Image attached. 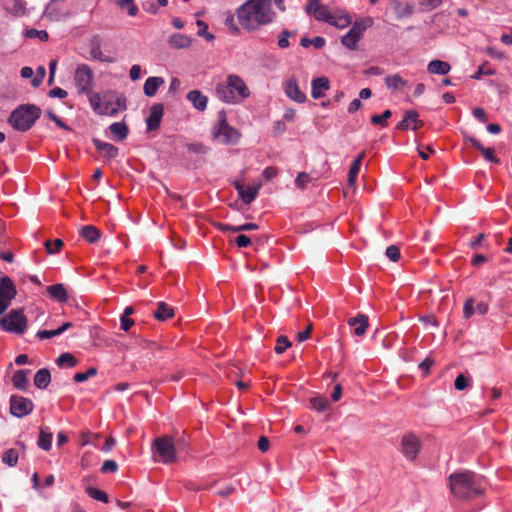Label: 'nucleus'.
<instances>
[{"label":"nucleus","mask_w":512,"mask_h":512,"mask_svg":"<svg viewBox=\"0 0 512 512\" xmlns=\"http://www.w3.org/2000/svg\"><path fill=\"white\" fill-rule=\"evenodd\" d=\"M321 5L322 4L320 3V0H309L306 5V12L314 16V14L318 11Z\"/></svg>","instance_id":"obj_56"},{"label":"nucleus","mask_w":512,"mask_h":512,"mask_svg":"<svg viewBox=\"0 0 512 512\" xmlns=\"http://www.w3.org/2000/svg\"><path fill=\"white\" fill-rule=\"evenodd\" d=\"M309 182H311V177L305 172H300L295 179V185L299 189H304Z\"/></svg>","instance_id":"obj_50"},{"label":"nucleus","mask_w":512,"mask_h":512,"mask_svg":"<svg viewBox=\"0 0 512 512\" xmlns=\"http://www.w3.org/2000/svg\"><path fill=\"white\" fill-rule=\"evenodd\" d=\"M421 443L414 434H406L401 440V452L408 460H415L420 450Z\"/></svg>","instance_id":"obj_13"},{"label":"nucleus","mask_w":512,"mask_h":512,"mask_svg":"<svg viewBox=\"0 0 512 512\" xmlns=\"http://www.w3.org/2000/svg\"><path fill=\"white\" fill-rule=\"evenodd\" d=\"M51 381L50 371L46 368L38 370L34 377V385L39 389H45Z\"/></svg>","instance_id":"obj_30"},{"label":"nucleus","mask_w":512,"mask_h":512,"mask_svg":"<svg viewBox=\"0 0 512 512\" xmlns=\"http://www.w3.org/2000/svg\"><path fill=\"white\" fill-rule=\"evenodd\" d=\"M292 35V33L288 30H283L279 35H278V42H277V45L279 48L281 49H285V48H288L290 43H289V40L288 38Z\"/></svg>","instance_id":"obj_51"},{"label":"nucleus","mask_w":512,"mask_h":512,"mask_svg":"<svg viewBox=\"0 0 512 512\" xmlns=\"http://www.w3.org/2000/svg\"><path fill=\"white\" fill-rule=\"evenodd\" d=\"M277 169L275 167H267L264 169L262 176L265 180L269 181L277 176Z\"/></svg>","instance_id":"obj_64"},{"label":"nucleus","mask_w":512,"mask_h":512,"mask_svg":"<svg viewBox=\"0 0 512 512\" xmlns=\"http://www.w3.org/2000/svg\"><path fill=\"white\" fill-rule=\"evenodd\" d=\"M52 438L53 435L51 432H48L46 429L41 428L37 440L38 447L45 451H49L52 447Z\"/></svg>","instance_id":"obj_34"},{"label":"nucleus","mask_w":512,"mask_h":512,"mask_svg":"<svg viewBox=\"0 0 512 512\" xmlns=\"http://www.w3.org/2000/svg\"><path fill=\"white\" fill-rule=\"evenodd\" d=\"M348 325L354 328L356 336H363L368 328V317L364 314H359L356 317L349 318Z\"/></svg>","instance_id":"obj_19"},{"label":"nucleus","mask_w":512,"mask_h":512,"mask_svg":"<svg viewBox=\"0 0 512 512\" xmlns=\"http://www.w3.org/2000/svg\"><path fill=\"white\" fill-rule=\"evenodd\" d=\"M352 23V19L349 14L342 13L340 15H332V19L328 24L333 25L337 28H345Z\"/></svg>","instance_id":"obj_36"},{"label":"nucleus","mask_w":512,"mask_h":512,"mask_svg":"<svg viewBox=\"0 0 512 512\" xmlns=\"http://www.w3.org/2000/svg\"><path fill=\"white\" fill-rule=\"evenodd\" d=\"M86 491L91 498L104 503L108 502V495L104 491L93 487H88Z\"/></svg>","instance_id":"obj_45"},{"label":"nucleus","mask_w":512,"mask_h":512,"mask_svg":"<svg viewBox=\"0 0 512 512\" xmlns=\"http://www.w3.org/2000/svg\"><path fill=\"white\" fill-rule=\"evenodd\" d=\"M285 94L288 98L298 103L306 101V95L300 90L297 79L291 77L284 84Z\"/></svg>","instance_id":"obj_14"},{"label":"nucleus","mask_w":512,"mask_h":512,"mask_svg":"<svg viewBox=\"0 0 512 512\" xmlns=\"http://www.w3.org/2000/svg\"><path fill=\"white\" fill-rule=\"evenodd\" d=\"M443 0H420L419 4L426 10L435 9L441 5Z\"/></svg>","instance_id":"obj_57"},{"label":"nucleus","mask_w":512,"mask_h":512,"mask_svg":"<svg viewBox=\"0 0 512 512\" xmlns=\"http://www.w3.org/2000/svg\"><path fill=\"white\" fill-rule=\"evenodd\" d=\"M110 132L115 136L116 140L122 141L128 135V127L123 122H116L109 126Z\"/></svg>","instance_id":"obj_33"},{"label":"nucleus","mask_w":512,"mask_h":512,"mask_svg":"<svg viewBox=\"0 0 512 512\" xmlns=\"http://www.w3.org/2000/svg\"><path fill=\"white\" fill-rule=\"evenodd\" d=\"M240 26L247 32H257L273 23L276 14L271 0H247L236 11Z\"/></svg>","instance_id":"obj_1"},{"label":"nucleus","mask_w":512,"mask_h":512,"mask_svg":"<svg viewBox=\"0 0 512 512\" xmlns=\"http://www.w3.org/2000/svg\"><path fill=\"white\" fill-rule=\"evenodd\" d=\"M164 84V79L162 77H149L146 79L143 87L144 94L148 97H153L159 87Z\"/></svg>","instance_id":"obj_24"},{"label":"nucleus","mask_w":512,"mask_h":512,"mask_svg":"<svg viewBox=\"0 0 512 512\" xmlns=\"http://www.w3.org/2000/svg\"><path fill=\"white\" fill-rule=\"evenodd\" d=\"M215 92L221 101L231 104L241 103L250 96L244 80L235 74L228 75L225 82L218 83Z\"/></svg>","instance_id":"obj_3"},{"label":"nucleus","mask_w":512,"mask_h":512,"mask_svg":"<svg viewBox=\"0 0 512 512\" xmlns=\"http://www.w3.org/2000/svg\"><path fill=\"white\" fill-rule=\"evenodd\" d=\"M26 36L30 39L39 38L41 41H47L49 36L45 30L29 29L26 31Z\"/></svg>","instance_id":"obj_48"},{"label":"nucleus","mask_w":512,"mask_h":512,"mask_svg":"<svg viewBox=\"0 0 512 512\" xmlns=\"http://www.w3.org/2000/svg\"><path fill=\"white\" fill-rule=\"evenodd\" d=\"M187 100L193 107L199 111H204L207 107L208 98L199 90H192L187 94Z\"/></svg>","instance_id":"obj_21"},{"label":"nucleus","mask_w":512,"mask_h":512,"mask_svg":"<svg viewBox=\"0 0 512 512\" xmlns=\"http://www.w3.org/2000/svg\"><path fill=\"white\" fill-rule=\"evenodd\" d=\"M89 103L92 109L100 115H116L120 110L126 108L125 99L117 98L113 100L111 97L104 95L103 97L98 94L89 95Z\"/></svg>","instance_id":"obj_6"},{"label":"nucleus","mask_w":512,"mask_h":512,"mask_svg":"<svg viewBox=\"0 0 512 512\" xmlns=\"http://www.w3.org/2000/svg\"><path fill=\"white\" fill-rule=\"evenodd\" d=\"M28 373L29 371H26V370H23V369H20V370H17L13 377H12V383L14 385L15 388L19 389V390H26L27 389V386H28Z\"/></svg>","instance_id":"obj_31"},{"label":"nucleus","mask_w":512,"mask_h":512,"mask_svg":"<svg viewBox=\"0 0 512 512\" xmlns=\"http://www.w3.org/2000/svg\"><path fill=\"white\" fill-rule=\"evenodd\" d=\"M474 311H475L474 300L472 298H468L464 303V308H463L464 318H466V319L470 318L473 315Z\"/></svg>","instance_id":"obj_53"},{"label":"nucleus","mask_w":512,"mask_h":512,"mask_svg":"<svg viewBox=\"0 0 512 512\" xmlns=\"http://www.w3.org/2000/svg\"><path fill=\"white\" fill-rule=\"evenodd\" d=\"M46 115L51 119L55 124L63 129L70 130V128L59 118L57 117L51 110L46 111Z\"/></svg>","instance_id":"obj_59"},{"label":"nucleus","mask_w":512,"mask_h":512,"mask_svg":"<svg viewBox=\"0 0 512 512\" xmlns=\"http://www.w3.org/2000/svg\"><path fill=\"white\" fill-rule=\"evenodd\" d=\"M332 13L328 9L326 5H321V7L318 9V11L314 14V17L318 21H324L329 23L332 19Z\"/></svg>","instance_id":"obj_43"},{"label":"nucleus","mask_w":512,"mask_h":512,"mask_svg":"<svg viewBox=\"0 0 512 512\" xmlns=\"http://www.w3.org/2000/svg\"><path fill=\"white\" fill-rule=\"evenodd\" d=\"M413 124L412 129L417 130L424 125L423 121L419 119V114L415 110H407L404 113L403 119L396 125L398 130H407Z\"/></svg>","instance_id":"obj_15"},{"label":"nucleus","mask_w":512,"mask_h":512,"mask_svg":"<svg viewBox=\"0 0 512 512\" xmlns=\"http://www.w3.org/2000/svg\"><path fill=\"white\" fill-rule=\"evenodd\" d=\"M291 345L292 343L288 340L286 336H279L277 338V343L274 350L277 354H282Z\"/></svg>","instance_id":"obj_46"},{"label":"nucleus","mask_w":512,"mask_h":512,"mask_svg":"<svg viewBox=\"0 0 512 512\" xmlns=\"http://www.w3.org/2000/svg\"><path fill=\"white\" fill-rule=\"evenodd\" d=\"M56 364L59 367H75L78 364V360L71 353H63L56 359Z\"/></svg>","instance_id":"obj_37"},{"label":"nucleus","mask_w":512,"mask_h":512,"mask_svg":"<svg viewBox=\"0 0 512 512\" xmlns=\"http://www.w3.org/2000/svg\"><path fill=\"white\" fill-rule=\"evenodd\" d=\"M451 66L448 62L441 60H432L427 66V70L431 74L446 75L449 73Z\"/></svg>","instance_id":"obj_25"},{"label":"nucleus","mask_w":512,"mask_h":512,"mask_svg":"<svg viewBox=\"0 0 512 512\" xmlns=\"http://www.w3.org/2000/svg\"><path fill=\"white\" fill-rule=\"evenodd\" d=\"M96 149L107 159H113L118 155V148L113 144L102 142L99 139H93Z\"/></svg>","instance_id":"obj_22"},{"label":"nucleus","mask_w":512,"mask_h":512,"mask_svg":"<svg viewBox=\"0 0 512 512\" xmlns=\"http://www.w3.org/2000/svg\"><path fill=\"white\" fill-rule=\"evenodd\" d=\"M454 386L457 390H464L469 386V379L463 374H460L456 377Z\"/></svg>","instance_id":"obj_54"},{"label":"nucleus","mask_w":512,"mask_h":512,"mask_svg":"<svg viewBox=\"0 0 512 512\" xmlns=\"http://www.w3.org/2000/svg\"><path fill=\"white\" fill-rule=\"evenodd\" d=\"M90 55L93 59L99 60L101 62L111 63L113 61L111 58L103 56V53H102L99 43L92 45L91 50H90Z\"/></svg>","instance_id":"obj_42"},{"label":"nucleus","mask_w":512,"mask_h":512,"mask_svg":"<svg viewBox=\"0 0 512 512\" xmlns=\"http://www.w3.org/2000/svg\"><path fill=\"white\" fill-rule=\"evenodd\" d=\"M16 295V288L8 276L0 278V315L9 307L11 300Z\"/></svg>","instance_id":"obj_11"},{"label":"nucleus","mask_w":512,"mask_h":512,"mask_svg":"<svg viewBox=\"0 0 512 512\" xmlns=\"http://www.w3.org/2000/svg\"><path fill=\"white\" fill-rule=\"evenodd\" d=\"M385 254L393 262H397L401 257L400 249L396 245L387 247Z\"/></svg>","instance_id":"obj_52"},{"label":"nucleus","mask_w":512,"mask_h":512,"mask_svg":"<svg viewBox=\"0 0 512 512\" xmlns=\"http://www.w3.org/2000/svg\"><path fill=\"white\" fill-rule=\"evenodd\" d=\"M33 402L23 396L13 395L10 398V412L12 415L22 418L33 411Z\"/></svg>","instance_id":"obj_12"},{"label":"nucleus","mask_w":512,"mask_h":512,"mask_svg":"<svg viewBox=\"0 0 512 512\" xmlns=\"http://www.w3.org/2000/svg\"><path fill=\"white\" fill-rule=\"evenodd\" d=\"M3 463L7 464L10 467H13L18 462V452L16 449H8L6 452H4L2 456Z\"/></svg>","instance_id":"obj_41"},{"label":"nucleus","mask_w":512,"mask_h":512,"mask_svg":"<svg viewBox=\"0 0 512 512\" xmlns=\"http://www.w3.org/2000/svg\"><path fill=\"white\" fill-rule=\"evenodd\" d=\"M117 463L113 460H106L104 461L102 467H101V471L103 473H107V472H115L117 471Z\"/></svg>","instance_id":"obj_60"},{"label":"nucleus","mask_w":512,"mask_h":512,"mask_svg":"<svg viewBox=\"0 0 512 512\" xmlns=\"http://www.w3.org/2000/svg\"><path fill=\"white\" fill-rule=\"evenodd\" d=\"M0 326L6 332L21 335L27 329V318L22 310L12 309L0 319Z\"/></svg>","instance_id":"obj_8"},{"label":"nucleus","mask_w":512,"mask_h":512,"mask_svg":"<svg viewBox=\"0 0 512 512\" xmlns=\"http://www.w3.org/2000/svg\"><path fill=\"white\" fill-rule=\"evenodd\" d=\"M217 228L222 232H242V231H251V230H257L259 227L255 223H245L242 225L232 226L226 223H219L217 225Z\"/></svg>","instance_id":"obj_26"},{"label":"nucleus","mask_w":512,"mask_h":512,"mask_svg":"<svg viewBox=\"0 0 512 512\" xmlns=\"http://www.w3.org/2000/svg\"><path fill=\"white\" fill-rule=\"evenodd\" d=\"M450 491L460 499H470L484 493L481 477L471 471L456 472L449 476Z\"/></svg>","instance_id":"obj_2"},{"label":"nucleus","mask_w":512,"mask_h":512,"mask_svg":"<svg viewBox=\"0 0 512 512\" xmlns=\"http://www.w3.org/2000/svg\"><path fill=\"white\" fill-rule=\"evenodd\" d=\"M232 241L239 248H246V247H248L251 244V239L248 236L244 235V234H240V235L236 236Z\"/></svg>","instance_id":"obj_55"},{"label":"nucleus","mask_w":512,"mask_h":512,"mask_svg":"<svg viewBox=\"0 0 512 512\" xmlns=\"http://www.w3.org/2000/svg\"><path fill=\"white\" fill-rule=\"evenodd\" d=\"M74 81L79 93L86 94L88 97L93 94V72L88 65L81 64L76 68Z\"/></svg>","instance_id":"obj_10"},{"label":"nucleus","mask_w":512,"mask_h":512,"mask_svg":"<svg viewBox=\"0 0 512 512\" xmlns=\"http://www.w3.org/2000/svg\"><path fill=\"white\" fill-rule=\"evenodd\" d=\"M330 88V81L327 77L322 76L312 80L311 95L314 99H319L325 96V92Z\"/></svg>","instance_id":"obj_18"},{"label":"nucleus","mask_w":512,"mask_h":512,"mask_svg":"<svg viewBox=\"0 0 512 512\" xmlns=\"http://www.w3.org/2000/svg\"><path fill=\"white\" fill-rule=\"evenodd\" d=\"M259 189L260 185L245 187L239 197L245 204H250L257 197Z\"/></svg>","instance_id":"obj_35"},{"label":"nucleus","mask_w":512,"mask_h":512,"mask_svg":"<svg viewBox=\"0 0 512 512\" xmlns=\"http://www.w3.org/2000/svg\"><path fill=\"white\" fill-rule=\"evenodd\" d=\"M119 8L127 9L130 16H136L139 12L138 7L135 5L134 0H112Z\"/></svg>","instance_id":"obj_38"},{"label":"nucleus","mask_w":512,"mask_h":512,"mask_svg":"<svg viewBox=\"0 0 512 512\" xmlns=\"http://www.w3.org/2000/svg\"><path fill=\"white\" fill-rule=\"evenodd\" d=\"M312 330H313V325H312V323H309V325L307 326V328L304 331H301L297 334V336H296L297 340L299 342H303V341L307 340L311 336Z\"/></svg>","instance_id":"obj_61"},{"label":"nucleus","mask_w":512,"mask_h":512,"mask_svg":"<svg viewBox=\"0 0 512 512\" xmlns=\"http://www.w3.org/2000/svg\"><path fill=\"white\" fill-rule=\"evenodd\" d=\"M385 84L388 89L399 91L407 86V81L399 74H391L385 77Z\"/></svg>","instance_id":"obj_27"},{"label":"nucleus","mask_w":512,"mask_h":512,"mask_svg":"<svg viewBox=\"0 0 512 512\" xmlns=\"http://www.w3.org/2000/svg\"><path fill=\"white\" fill-rule=\"evenodd\" d=\"M80 235L89 243H95L100 238V231L93 225L83 226Z\"/></svg>","instance_id":"obj_32"},{"label":"nucleus","mask_w":512,"mask_h":512,"mask_svg":"<svg viewBox=\"0 0 512 512\" xmlns=\"http://www.w3.org/2000/svg\"><path fill=\"white\" fill-rule=\"evenodd\" d=\"M365 158V151H362L352 162L348 173V184L354 186L360 171L363 159Z\"/></svg>","instance_id":"obj_23"},{"label":"nucleus","mask_w":512,"mask_h":512,"mask_svg":"<svg viewBox=\"0 0 512 512\" xmlns=\"http://www.w3.org/2000/svg\"><path fill=\"white\" fill-rule=\"evenodd\" d=\"M196 25L198 26V36L205 38L207 41H212L214 35L208 32V24L203 20H197Z\"/></svg>","instance_id":"obj_44"},{"label":"nucleus","mask_w":512,"mask_h":512,"mask_svg":"<svg viewBox=\"0 0 512 512\" xmlns=\"http://www.w3.org/2000/svg\"><path fill=\"white\" fill-rule=\"evenodd\" d=\"M468 140L475 149L479 150L483 154L487 161L494 164L500 163V159L496 157L495 150L493 148H485L481 142L474 137H470Z\"/></svg>","instance_id":"obj_20"},{"label":"nucleus","mask_w":512,"mask_h":512,"mask_svg":"<svg viewBox=\"0 0 512 512\" xmlns=\"http://www.w3.org/2000/svg\"><path fill=\"white\" fill-rule=\"evenodd\" d=\"M41 116V109L33 104L20 105L10 114L8 123L21 132L28 131Z\"/></svg>","instance_id":"obj_4"},{"label":"nucleus","mask_w":512,"mask_h":512,"mask_svg":"<svg viewBox=\"0 0 512 512\" xmlns=\"http://www.w3.org/2000/svg\"><path fill=\"white\" fill-rule=\"evenodd\" d=\"M392 116V112L391 110L387 109L385 110L381 115H373L371 117V123L373 125H379L381 127H387L388 126V122L387 120Z\"/></svg>","instance_id":"obj_40"},{"label":"nucleus","mask_w":512,"mask_h":512,"mask_svg":"<svg viewBox=\"0 0 512 512\" xmlns=\"http://www.w3.org/2000/svg\"><path fill=\"white\" fill-rule=\"evenodd\" d=\"M129 77L132 81H137L141 77V66L140 65H133L129 72Z\"/></svg>","instance_id":"obj_62"},{"label":"nucleus","mask_w":512,"mask_h":512,"mask_svg":"<svg viewBox=\"0 0 512 512\" xmlns=\"http://www.w3.org/2000/svg\"><path fill=\"white\" fill-rule=\"evenodd\" d=\"M47 292L51 298L58 302H67L68 294L63 284H53L47 287Z\"/></svg>","instance_id":"obj_28"},{"label":"nucleus","mask_w":512,"mask_h":512,"mask_svg":"<svg viewBox=\"0 0 512 512\" xmlns=\"http://www.w3.org/2000/svg\"><path fill=\"white\" fill-rule=\"evenodd\" d=\"M373 19L370 17H364L356 20L348 33L341 39V43L350 50L357 48L358 41L362 38L364 31L371 27Z\"/></svg>","instance_id":"obj_9"},{"label":"nucleus","mask_w":512,"mask_h":512,"mask_svg":"<svg viewBox=\"0 0 512 512\" xmlns=\"http://www.w3.org/2000/svg\"><path fill=\"white\" fill-rule=\"evenodd\" d=\"M153 316L158 321H165L174 316V310L165 302H159L157 304V309L153 312Z\"/></svg>","instance_id":"obj_29"},{"label":"nucleus","mask_w":512,"mask_h":512,"mask_svg":"<svg viewBox=\"0 0 512 512\" xmlns=\"http://www.w3.org/2000/svg\"><path fill=\"white\" fill-rule=\"evenodd\" d=\"M187 149L195 154H206L209 151V147L200 142L188 144Z\"/></svg>","instance_id":"obj_49"},{"label":"nucleus","mask_w":512,"mask_h":512,"mask_svg":"<svg viewBox=\"0 0 512 512\" xmlns=\"http://www.w3.org/2000/svg\"><path fill=\"white\" fill-rule=\"evenodd\" d=\"M310 404L313 409L317 410L318 412H323L328 408L329 401L324 396H316L310 399Z\"/></svg>","instance_id":"obj_39"},{"label":"nucleus","mask_w":512,"mask_h":512,"mask_svg":"<svg viewBox=\"0 0 512 512\" xmlns=\"http://www.w3.org/2000/svg\"><path fill=\"white\" fill-rule=\"evenodd\" d=\"M63 241L61 239H55L54 241L47 240L45 242V248L49 254H54L63 247Z\"/></svg>","instance_id":"obj_47"},{"label":"nucleus","mask_w":512,"mask_h":512,"mask_svg":"<svg viewBox=\"0 0 512 512\" xmlns=\"http://www.w3.org/2000/svg\"><path fill=\"white\" fill-rule=\"evenodd\" d=\"M163 114L164 107L161 103H156L151 106L149 116L146 119L147 129L149 131L159 128Z\"/></svg>","instance_id":"obj_16"},{"label":"nucleus","mask_w":512,"mask_h":512,"mask_svg":"<svg viewBox=\"0 0 512 512\" xmlns=\"http://www.w3.org/2000/svg\"><path fill=\"white\" fill-rule=\"evenodd\" d=\"M153 457L164 464H172L177 461V453L173 438L163 435L154 439L152 443Z\"/></svg>","instance_id":"obj_7"},{"label":"nucleus","mask_w":512,"mask_h":512,"mask_svg":"<svg viewBox=\"0 0 512 512\" xmlns=\"http://www.w3.org/2000/svg\"><path fill=\"white\" fill-rule=\"evenodd\" d=\"M213 139L226 145H235L241 138V133L227 122L225 111L218 113V121L212 128Z\"/></svg>","instance_id":"obj_5"},{"label":"nucleus","mask_w":512,"mask_h":512,"mask_svg":"<svg viewBox=\"0 0 512 512\" xmlns=\"http://www.w3.org/2000/svg\"><path fill=\"white\" fill-rule=\"evenodd\" d=\"M192 38L182 33H174L169 36L167 43L172 49H186L192 45Z\"/></svg>","instance_id":"obj_17"},{"label":"nucleus","mask_w":512,"mask_h":512,"mask_svg":"<svg viewBox=\"0 0 512 512\" xmlns=\"http://www.w3.org/2000/svg\"><path fill=\"white\" fill-rule=\"evenodd\" d=\"M495 72L490 68H486L485 65H482L478 68L474 75H472L473 79L479 80L482 75H493Z\"/></svg>","instance_id":"obj_58"},{"label":"nucleus","mask_w":512,"mask_h":512,"mask_svg":"<svg viewBox=\"0 0 512 512\" xmlns=\"http://www.w3.org/2000/svg\"><path fill=\"white\" fill-rule=\"evenodd\" d=\"M67 95H68L67 91L60 87H55L49 91L50 97H58V98L64 99L67 97Z\"/></svg>","instance_id":"obj_63"}]
</instances>
